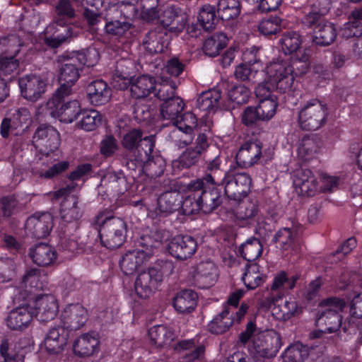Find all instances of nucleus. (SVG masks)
<instances>
[{"label": "nucleus", "instance_id": "nucleus-1", "mask_svg": "<svg viewBox=\"0 0 362 362\" xmlns=\"http://www.w3.org/2000/svg\"><path fill=\"white\" fill-rule=\"evenodd\" d=\"M328 115L329 110L325 101L310 98L303 103L298 111V125L303 130L315 131L326 124Z\"/></svg>", "mask_w": 362, "mask_h": 362}, {"label": "nucleus", "instance_id": "nucleus-2", "mask_svg": "<svg viewBox=\"0 0 362 362\" xmlns=\"http://www.w3.org/2000/svg\"><path fill=\"white\" fill-rule=\"evenodd\" d=\"M33 144L42 155L41 164L45 162L52 163L59 158L58 148L60 144L59 134L50 125L40 126L33 137Z\"/></svg>", "mask_w": 362, "mask_h": 362}, {"label": "nucleus", "instance_id": "nucleus-3", "mask_svg": "<svg viewBox=\"0 0 362 362\" xmlns=\"http://www.w3.org/2000/svg\"><path fill=\"white\" fill-rule=\"evenodd\" d=\"M323 310L316 320V325L321 332L334 333L341 326L342 317L339 314L346 306L344 299L332 297L322 303Z\"/></svg>", "mask_w": 362, "mask_h": 362}, {"label": "nucleus", "instance_id": "nucleus-4", "mask_svg": "<svg viewBox=\"0 0 362 362\" xmlns=\"http://www.w3.org/2000/svg\"><path fill=\"white\" fill-rule=\"evenodd\" d=\"M281 345L280 334L269 329L254 335L248 350L256 358H272L276 356Z\"/></svg>", "mask_w": 362, "mask_h": 362}, {"label": "nucleus", "instance_id": "nucleus-5", "mask_svg": "<svg viewBox=\"0 0 362 362\" xmlns=\"http://www.w3.org/2000/svg\"><path fill=\"white\" fill-rule=\"evenodd\" d=\"M127 226L126 222L118 217L106 218L99 228V236L103 246L109 249L120 247L127 238Z\"/></svg>", "mask_w": 362, "mask_h": 362}, {"label": "nucleus", "instance_id": "nucleus-6", "mask_svg": "<svg viewBox=\"0 0 362 362\" xmlns=\"http://www.w3.org/2000/svg\"><path fill=\"white\" fill-rule=\"evenodd\" d=\"M268 83L280 93L292 90L295 76L289 62L278 61L271 62L266 67Z\"/></svg>", "mask_w": 362, "mask_h": 362}, {"label": "nucleus", "instance_id": "nucleus-7", "mask_svg": "<svg viewBox=\"0 0 362 362\" xmlns=\"http://www.w3.org/2000/svg\"><path fill=\"white\" fill-rule=\"evenodd\" d=\"M220 185L224 186L225 194L229 199L240 201L250 192L252 179L245 173L228 174Z\"/></svg>", "mask_w": 362, "mask_h": 362}, {"label": "nucleus", "instance_id": "nucleus-8", "mask_svg": "<svg viewBox=\"0 0 362 362\" xmlns=\"http://www.w3.org/2000/svg\"><path fill=\"white\" fill-rule=\"evenodd\" d=\"M74 187V184L69 185L53 193L55 199L64 198L61 204L60 216L62 220L68 223L78 221L82 214L78 206V198L74 195L69 196Z\"/></svg>", "mask_w": 362, "mask_h": 362}, {"label": "nucleus", "instance_id": "nucleus-9", "mask_svg": "<svg viewBox=\"0 0 362 362\" xmlns=\"http://www.w3.org/2000/svg\"><path fill=\"white\" fill-rule=\"evenodd\" d=\"M46 283L47 277L43 271L35 268L28 269L19 286L14 289L15 296L18 300L25 299L29 294L42 290Z\"/></svg>", "mask_w": 362, "mask_h": 362}, {"label": "nucleus", "instance_id": "nucleus-10", "mask_svg": "<svg viewBox=\"0 0 362 362\" xmlns=\"http://www.w3.org/2000/svg\"><path fill=\"white\" fill-rule=\"evenodd\" d=\"M88 319L87 309L79 303L67 305L61 314L62 327L69 330H77L85 325Z\"/></svg>", "mask_w": 362, "mask_h": 362}, {"label": "nucleus", "instance_id": "nucleus-11", "mask_svg": "<svg viewBox=\"0 0 362 362\" xmlns=\"http://www.w3.org/2000/svg\"><path fill=\"white\" fill-rule=\"evenodd\" d=\"M53 225V217L51 214L35 213L27 219L25 228L28 235L35 238H44L49 234Z\"/></svg>", "mask_w": 362, "mask_h": 362}, {"label": "nucleus", "instance_id": "nucleus-12", "mask_svg": "<svg viewBox=\"0 0 362 362\" xmlns=\"http://www.w3.org/2000/svg\"><path fill=\"white\" fill-rule=\"evenodd\" d=\"M160 276L155 269H148L139 274L134 282V291L140 298H148L160 284Z\"/></svg>", "mask_w": 362, "mask_h": 362}, {"label": "nucleus", "instance_id": "nucleus-13", "mask_svg": "<svg viewBox=\"0 0 362 362\" xmlns=\"http://www.w3.org/2000/svg\"><path fill=\"white\" fill-rule=\"evenodd\" d=\"M197 248L196 240L189 235H176L170 240L168 246L169 253L180 260L191 257Z\"/></svg>", "mask_w": 362, "mask_h": 362}, {"label": "nucleus", "instance_id": "nucleus-14", "mask_svg": "<svg viewBox=\"0 0 362 362\" xmlns=\"http://www.w3.org/2000/svg\"><path fill=\"white\" fill-rule=\"evenodd\" d=\"M188 16L180 8L169 6L165 8L159 16L160 23L173 33H180L188 22Z\"/></svg>", "mask_w": 362, "mask_h": 362}, {"label": "nucleus", "instance_id": "nucleus-15", "mask_svg": "<svg viewBox=\"0 0 362 362\" xmlns=\"http://www.w3.org/2000/svg\"><path fill=\"white\" fill-rule=\"evenodd\" d=\"M293 185L299 195L313 196L318 189L317 177L309 169H298L294 172Z\"/></svg>", "mask_w": 362, "mask_h": 362}, {"label": "nucleus", "instance_id": "nucleus-16", "mask_svg": "<svg viewBox=\"0 0 362 362\" xmlns=\"http://www.w3.org/2000/svg\"><path fill=\"white\" fill-rule=\"evenodd\" d=\"M33 313L31 305H20L9 312L6 318V326L12 330L22 331L31 324Z\"/></svg>", "mask_w": 362, "mask_h": 362}, {"label": "nucleus", "instance_id": "nucleus-17", "mask_svg": "<svg viewBox=\"0 0 362 362\" xmlns=\"http://www.w3.org/2000/svg\"><path fill=\"white\" fill-rule=\"evenodd\" d=\"M31 308L34 311L33 317L38 316L42 321L53 320L59 311L57 300L54 296L49 294L37 297Z\"/></svg>", "mask_w": 362, "mask_h": 362}, {"label": "nucleus", "instance_id": "nucleus-18", "mask_svg": "<svg viewBox=\"0 0 362 362\" xmlns=\"http://www.w3.org/2000/svg\"><path fill=\"white\" fill-rule=\"evenodd\" d=\"M22 96L30 101H37L45 91L46 83L40 76H25L19 79Z\"/></svg>", "mask_w": 362, "mask_h": 362}, {"label": "nucleus", "instance_id": "nucleus-19", "mask_svg": "<svg viewBox=\"0 0 362 362\" xmlns=\"http://www.w3.org/2000/svg\"><path fill=\"white\" fill-rule=\"evenodd\" d=\"M256 95L259 98L257 107L260 115V120L268 121L276 112L278 107L277 97L266 90L264 86L259 85L255 90Z\"/></svg>", "mask_w": 362, "mask_h": 362}, {"label": "nucleus", "instance_id": "nucleus-20", "mask_svg": "<svg viewBox=\"0 0 362 362\" xmlns=\"http://www.w3.org/2000/svg\"><path fill=\"white\" fill-rule=\"evenodd\" d=\"M170 237V232L165 230L155 229L144 233L139 240L140 249L149 258L160 248Z\"/></svg>", "mask_w": 362, "mask_h": 362}, {"label": "nucleus", "instance_id": "nucleus-21", "mask_svg": "<svg viewBox=\"0 0 362 362\" xmlns=\"http://www.w3.org/2000/svg\"><path fill=\"white\" fill-rule=\"evenodd\" d=\"M262 157V144L260 142L245 143L236 154L238 164L242 168H250L257 164Z\"/></svg>", "mask_w": 362, "mask_h": 362}, {"label": "nucleus", "instance_id": "nucleus-22", "mask_svg": "<svg viewBox=\"0 0 362 362\" xmlns=\"http://www.w3.org/2000/svg\"><path fill=\"white\" fill-rule=\"evenodd\" d=\"M68 340V334L62 326L51 328L43 341V346L49 354L57 355L62 353Z\"/></svg>", "mask_w": 362, "mask_h": 362}, {"label": "nucleus", "instance_id": "nucleus-23", "mask_svg": "<svg viewBox=\"0 0 362 362\" xmlns=\"http://www.w3.org/2000/svg\"><path fill=\"white\" fill-rule=\"evenodd\" d=\"M100 350V340L97 334L88 332L80 335L74 343V352L80 357H88Z\"/></svg>", "mask_w": 362, "mask_h": 362}, {"label": "nucleus", "instance_id": "nucleus-24", "mask_svg": "<svg viewBox=\"0 0 362 362\" xmlns=\"http://www.w3.org/2000/svg\"><path fill=\"white\" fill-rule=\"evenodd\" d=\"M195 281L202 288L212 286L218 279V269L215 264L211 261L200 262L194 276Z\"/></svg>", "mask_w": 362, "mask_h": 362}, {"label": "nucleus", "instance_id": "nucleus-25", "mask_svg": "<svg viewBox=\"0 0 362 362\" xmlns=\"http://www.w3.org/2000/svg\"><path fill=\"white\" fill-rule=\"evenodd\" d=\"M49 115L59 119L62 122L71 123L80 115L81 107L77 100L68 101L60 105H56L53 108H47Z\"/></svg>", "mask_w": 362, "mask_h": 362}, {"label": "nucleus", "instance_id": "nucleus-26", "mask_svg": "<svg viewBox=\"0 0 362 362\" xmlns=\"http://www.w3.org/2000/svg\"><path fill=\"white\" fill-rule=\"evenodd\" d=\"M29 255L33 262L40 267L52 265L57 259L56 250L48 244L40 243L30 249Z\"/></svg>", "mask_w": 362, "mask_h": 362}, {"label": "nucleus", "instance_id": "nucleus-27", "mask_svg": "<svg viewBox=\"0 0 362 362\" xmlns=\"http://www.w3.org/2000/svg\"><path fill=\"white\" fill-rule=\"evenodd\" d=\"M86 91L88 99L94 105H101L107 103L111 98V89L103 80H96L90 83Z\"/></svg>", "mask_w": 362, "mask_h": 362}, {"label": "nucleus", "instance_id": "nucleus-28", "mask_svg": "<svg viewBox=\"0 0 362 362\" xmlns=\"http://www.w3.org/2000/svg\"><path fill=\"white\" fill-rule=\"evenodd\" d=\"M143 44L150 54L163 52L168 44L166 32L160 28L150 30L146 35Z\"/></svg>", "mask_w": 362, "mask_h": 362}, {"label": "nucleus", "instance_id": "nucleus-29", "mask_svg": "<svg viewBox=\"0 0 362 362\" xmlns=\"http://www.w3.org/2000/svg\"><path fill=\"white\" fill-rule=\"evenodd\" d=\"M155 83V78L148 75L132 78L129 83L132 97L136 99L147 97L153 90Z\"/></svg>", "mask_w": 362, "mask_h": 362}, {"label": "nucleus", "instance_id": "nucleus-30", "mask_svg": "<svg viewBox=\"0 0 362 362\" xmlns=\"http://www.w3.org/2000/svg\"><path fill=\"white\" fill-rule=\"evenodd\" d=\"M148 259V257L140 249H137L125 253L119 264L124 274L130 275L134 274Z\"/></svg>", "mask_w": 362, "mask_h": 362}, {"label": "nucleus", "instance_id": "nucleus-31", "mask_svg": "<svg viewBox=\"0 0 362 362\" xmlns=\"http://www.w3.org/2000/svg\"><path fill=\"white\" fill-rule=\"evenodd\" d=\"M124 184L125 180L123 176L115 173L108 172L102 177L99 190L107 195L120 194L124 192V188L122 186Z\"/></svg>", "mask_w": 362, "mask_h": 362}, {"label": "nucleus", "instance_id": "nucleus-32", "mask_svg": "<svg viewBox=\"0 0 362 362\" xmlns=\"http://www.w3.org/2000/svg\"><path fill=\"white\" fill-rule=\"evenodd\" d=\"M313 29V42L318 45L326 46L332 43L337 32L334 25L328 21H320Z\"/></svg>", "mask_w": 362, "mask_h": 362}, {"label": "nucleus", "instance_id": "nucleus-33", "mask_svg": "<svg viewBox=\"0 0 362 362\" xmlns=\"http://www.w3.org/2000/svg\"><path fill=\"white\" fill-rule=\"evenodd\" d=\"M197 295L192 290H185L178 293L174 298L173 305L180 313H190L197 305Z\"/></svg>", "mask_w": 362, "mask_h": 362}, {"label": "nucleus", "instance_id": "nucleus-34", "mask_svg": "<svg viewBox=\"0 0 362 362\" xmlns=\"http://www.w3.org/2000/svg\"><path fill=\"white\" fill-rule=\"evenodd\" d=\"M57 25H59L55 22L54 18L53 22L51 23L44 31L46 43L53 47L59 46L62 42L76 35L73 33L72 28L70 27L65 28L66 30V34L62 33L57 34V33L59 32V30L57 28Z\"/></svg>", "mask_w": 362, "mask_h": 362}, {"label": "nucleus", "instance_id": "nucleus-35", "mask_svg": "<svg viewBox=\"0 0 362 362\" xmlns=\"http://www.w3.org/2000/svg\"><path fill=\"white\" fill-rule=\"evenodd\" d=\"M301 313L297 303L293 300H285L283 303L274 305L272 308L273 316L278 320L286 321Z\"/></svg>", "mask_w": 362, "mask_h": 362}, {"label": "nucleus", "instance_id": "nucleus-36", "mask_svg": "<svg viewBox=\"0 0 362 362\" xmlns=\"http://www.w3.org/2000/svg\"><path fill=\"white\" fill-rule=\"evenodd\" d=\"M181 196L177 191L165 192L158 199V209L161 213L171 214L179 209Z\"/></svg>", "mask_w": 362, "mask_h": 362}, {"label": "nucleus", "instance_id": "nucleus-37", "mask_svg": "<svg viewBox=\"0 0 362 362\" xmlns=\"http://www.w3.org/2000/svg\"><path fill=\"white\" fill-rule=\"evenodd\" d=\"M201 211L204 214H209L217 208L221 202V195L219 192L212 187V189H204L198 197Z\"/></svg>", "mask_w": 362, "mask_h": 362}, {"label": "nucleus", "instance_id": "nucleus-38", "mask_svg": "<svg viewBox=\"0 0 362 362\" xmlns=\"http://www.w3.org/2000/svg\"><path fill=\"white\" fill-rule=\"evenodd\" d=\"M221 99V92L218 90H209L202 93L197 99V107L204 112H214Z\"/></svg>", "mask_w": 362, "mask_h": 362}, {"label": "nucleus", "instance_id": "nucleus-39", "mask_svg": "<svg viewBox=\"0 0 362 362\" xmlns=\"http://www.w3.org/2000/svg\"><path fill=\"white\" fill-rule=\"evenodd\" d=\"M221 161L218 156H216L212 160L206 163V172L204 176L206 182L214 185H220L223 179L228 175L221 169Z\"/></svg>", "mask_w": 362, "mask_h": 362}, {"label": "nucleus", "instance_id": "nucleus-40", "mask_svg": "<svg viewBox=\"0 0 362 362\" xmlns=\"http://www.w3.org/2000/svg\"><path fill=\"white\" fill-rule=\"evenodd\" d=\"M185 104L180 97L173 98L160 105V115L164 119L174 122L183 110Z\"/></svg>", "mask_w": 362, "mask_h": 362}, {"label": "nucleus", "instance_id": "nucleus-41", "mask_svg": "<svg viewBox=\"0 0 362 362\" xmlns=\"http://www.w3.org/2000/svg\"><path fill=\"white\" fill-rule=\"evenodd\" d=\"M80 119L77 122V127L85 131L95 129L102 122V115L95 110H84L81 111Z\"/></svg>", "mask_w": 362, "mask_h": 362}, {"label": "nucleus", "instance_id": "nucleus-42", "mask_svg": "<svg viewBox=\"0 0 362 362\" xmlns=\"http://www.w3.org/2000/svg\"><path fill=\"white\" fill-rule=\"evenodd\" d=\"M233 322L234 320L230 315L228 308H225L220 314L211 321L209 328L211 332L219 334L228 330Z\"/></svg>", "mask_w": 362, "mask_h": 362}, {"label": "nucleus", "instance_id": "nucleus-43", "mask_svg": "<svg viewBox=\"0 0 362 362\" xmlns=\"http://www.w3.org/2000/svg\"><path fill=\"white\" fill-rule=\"evenodd\" d=\"M148 337L153 344L162 346L170 344L173 339V333L164 325H156L148 330Z\"/></svg>", "mask_w": 362, "mask_h": 362}, {"label": "nucleus", "instance_id": "nucleus-44", "mask_svg": "<svg viewBox=\"0 0 362 362\" xmlns=\"http://www.w3.org/2000/svg\"><path fill=\"white\" fill-rule=\"evenodd\" d=\"M23 358L21 347L17 344H9L2 341L0 345V362H16Z\"/></svg>", "mask_w": 362, "mask_h": 362}, {"label": "nucleus", "instance_id": "nucleus-45", "mask_svg": "<svg viewBox=\"0 0 362 362\" xmlns=\"http://www.w3.org/2000/svg\"><path fill=\"white\" fill-rule=\"evenodd\" d=\"M262 252V247L257 238L248 239L239 248L240 255L247 261L252 262L257 259Z\"/></svg>", "mask_w": 362, "mask_h": 362}, {"label": "nucleus", "instance_id": "nucleus-46", "mask_svg": "<svg viewBox=\"0 0 362 362\" xmlns=\"http://www.w3.org/2000/svg\"><path fill=\"white\" fill-rule=\"evenodd\" d=\"M217 10L220 18L228 21L240 14V4L239 0H219Z\"/></svg>", "mask_w": 362, "mask_h": 362}, {"label": "nucleus", "instance_id": "nucleus-47", "mask_svg": "<svg viewBox=\"0 0 362 362\" xmlns=\"http://www.w3.org/2000/svg\"><path fill=\"white\" fill-rule=\"evenodd\" d=\"M308 356V347L299 342L289 346L282 354L283 362H302Z\"/></svg>", "mask_w": 362, "mask_h": 362}, {"label": "nucleus", "instance_id": "nucleus-48", "mask_svg": "<svg viewBox=\"0 0 362 362\" xmlns=\"http://www.w3.org/2000/svg\"><path fill=\"white\" fill-rule=\"evenodd\" d=\"M75 16V11L69 0H59L55 7V22L64 28L67 21Z\"/></svg>", "mask_w": 362, "mask_h": 362}, {"label": "nucleus", "instance_id": "nucleus-49", "mask_svg": "<svg viewBox=\"0 0 362 362\" xmlns=\"http://www.w3.org/2000/svg\"><path fill=\"white\" fill-rule=\"evenodd\" d=\"M280 45L285 54H291L300 48L301 45L300 36L295 31H286L280 40Z\"/></svg>", "mask_w": 362, "mask_h": 362}, {"label": "nucleus", "instance_id": "nucleus-50", "mask_svg": "<svg viewBox=\"0 0 362 362\" xmlns=\"http://www.w3.org/2000/svg\"><path fill=\"white\" fill-rule=\"evenodd\" d=\"M201 154L199 150H196L194 147L188 148L177 159L172 162V166L178 170L181 168H189L198 162Z\"/></svg>", "mask_w": 362, "mask_h": 362}, {"label": "nucleus", "instance_id": "nucleus-51", "mask_svg": "<svg viewBox=\"0 0 362 362\" xmlns=\"http://www.w3.org/2000/svg\"><path fill=\"white\" fill-rule=\"evenodd\" d=\"M243 281L249 289H254L260 286L264 281V277L259 272V267L257 264L248 265L243 274Z\"/></svg>", "mask_w": 362, "mask_h": 362}, {"label": "nucleus", "instance_id": "nucleus-52", "mask_svg": "<svg viewBox=\"0 0 362 362\" xmlns=\"http://www.w3.org/2000/svg\"><path fill=\"white\" fill-rule=\"evenodd\" d=\"M76 62L72 57L64 64L59 69V81L60 83L73 85L79 78V71L76 67Z\"/></svg>", "mask_w": 362, "mask_h": 362}, {"label": "nucleus", "instance_id": "nucleus-53", "mask_svg": "<svg viewBox=\"0 0 362 362\" xmlns=\"http://www.w3.org/2000/svg\"><path fill=\"white\" fill-rule=\"evenodd\" d=\"M297 237V232L295 229L283 228L275 235L274 240L276 247L283 250L291 248Z\"/></svg>", "mask_w": 362, "mask_h": 362}, {"label": "nucleus", "instance_id": "nucleus-54", "mask_svg": "<svg viewBox=\"0 0 362 362\" xmlns=\"http://www.w3.org/2000/svg\"><path fill=\"white\" fill-rule=\"evenodd\" d=\"M136 2L122 0L114 5L110 6L107 9V16H110L115 12H119L125 18H134L137 16V10L135 6V3Z\"/></svg>", "mask_w": 362, "mask_h": 362}, {"label": "nucleus", "instance_id": "nucleus-55", "mask_svg": "<svg viewBox=\"0 0 362 362\" xmlns=\"http://www.w3.org/2000/svg\"><path fill=\"white\" fill-rule=\"evenodd\" d=\"M216 21V8L214 6L206 4L200 9L198 21L205 30H211L215 28Z\"/></svg>", "mask_w": 362, "mask_h": 362}, {"label": "nucleus", "instance_id": "nucleus-56", "mask_svg": "<svg viewBox=\"0 0 362 362\" xmlns=\"http://www.w3.org/2000/svg\"><path fill=\"white\" fill-rule=\"evenodd\" d=\"M258 212L259 208L257 202L248 200L243 202L238 205L235 215L238 219L250 221L255 219Z\"/></svg>", "mask_w": 362, "mask_h": 362}, {"label": "nucleus", "instance_id": "nucleus-57", "mask_svg": "<svg viewBox=\"0 0 362 362\" xmlns=\"http://www.w3.org/2000/svg\"><path fill=\"white\" fill-rule=\"evenodd\" d=\"M155 95L163 103L171 100L173 98H177L175 95V84L170 81H163L160 83H155Z\"/></svg>", "mask_w": 362, "mask_h": 362}, {"label": "nucleus", "instance_id": "nucleus-58", "mask_svg": "<svg viewBox=\"0 0 362 362\" xmlns=\"http://www.w3.org/2000/svg\"><path fill=\"white\" fill-rule=\"evenodd\" d=\"M99 60V53L95 48H88L86 50L76 52L72 57V61L78 62L80 64L88 67L95 66Z\"/></svg>", "mask_w": 362, "mask_h": 362}, {"label": "nucleus", "instance_id": "nucleus-59", "mask_svg": "<svg viewBox=\"0 0 362 362\" xmlns=\"http://www.w3.org/2000/svg\"><path fill=\"white\" fill-rule=\"evenodd\" d=\"M173 123L179 131L185 133L187 136V134H190L197 127V118L193 113L188 112L182 115H180Z\"/></svg>", "mask_w": 362, "mask_h": 362}, {"label": "nucleus", "instance_id": "nucleus-60", "mask_svg": "<svg viewBox=\"0 0 362 362\" xmlns=\"http://www.w3.org/2000/svg\"><path fill=\"white\" fill-rule=\"evenodd\" d=\"M262 66H255L248 64H243L238 66L235 70V76L240 81H251L255 82Z\"/></svg>", "mask_w": 362, "mask_h": 362}, {"label": "nucleus", "instance_id": "nucleus-61", "mask_svg": "<svg viewBox=\"0 0 362 362\" xmlns=\"http://www.w3.org/2000/svg\"><path fill=\"white\" fill-rule=\"evenodd\" d=\"M317 151L315 141L310 137H304L298 147V155L303 160L310 159Z\"/></svg>", "mask_w": 362, "mask_h": 362}, {"label": "nucleus", "instance_id": "nucleus-62", "mask_svg": "<svg viewBox=\"0 0 362 362\" xmlns=\"http://www.w3.org/2000/svg\"><path fill=\"white\" fill-rule=\"evenodd\" d=\"M69 166V163L66 160H64L53 164L47 170H44L43 168H37L35 171V174L40 177L50 179L67 170Z\"/></svg>", "mask_w": 362, "mask_h": 362}, {"label": "nucleus", "instance_id": "nucleus-63", "mask_svg": "<svg viewBox=\"0 0 362 362\" xmlns=\"http://www.w3.org/2000/svg\"><path fill=\"white\" fill-rule=\"evenodd\" d=\"M250 95V90L243 85L233 87L228 93L229 100L238 105L247 103Z\"/></svg>", "mask_w": 362, "mask_h": 362}, {"label": "nucleus", "instance_id": "nucleus-64", "mask_svg": "<svg viewBox=\"0 0 362 362\" xmlns=\"http://www.w3.org/2000/svg\"><path fill=\"white\" fill-rule=\"evenodd\" d=\"M281 18L277 16L262 20L259 25V30L264 35L276 34L281 30Z\"/></svg>", "mask_w": 362, "mask_h": 362}]
</instances>
